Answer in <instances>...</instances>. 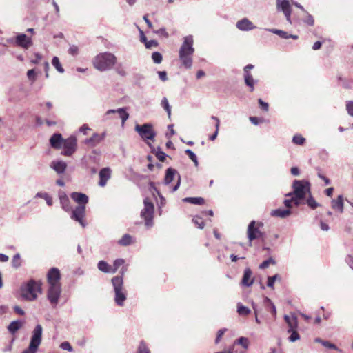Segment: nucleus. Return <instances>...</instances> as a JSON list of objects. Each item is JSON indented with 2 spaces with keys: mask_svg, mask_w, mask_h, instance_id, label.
<instances>
[{
  "mask_svg": "<svg viewBox=\"0 0 353 353\" xmlns=\"http://www.w3.org/2000/svg\"><path fill=\"white\" fill-rule=\"evenodd\" d=\"M291 214V210L289 209H276L271 211L270 214L272 216L285 218Z\"/></svg>",
  "mask_w": 353,
  "mask_h": 353,
  "instance_id": "obj_27",
  "label": "nucleus"
},
{
  "mask_svg": "<svg viewBox=\"0 0 353 353\" xmlns=\"http://www.w3.org/2000/svg\"><path fill=\"white\" fill-rule=\"evenodd\" d=\"M63 141L64 139H63L60 133H55L50 137V143L53 148L61 149L62 148Z\"/></svg>",
  "mask_w": 353,
  "mask_h": 353,
  "instance_id": "obj_22",
  "label": "nucleus"
},
{
  "mask_svg": "<svg viewBox=\"0 0 353 353\" xmlns=\"http://www.w3.org/2000/svg\"><path fill=\"white\" fill-rule=\"evenodd\" d=\"M41 293V283L33 279L29 280L21 286V296L26 301H34Z\"/></svg>",
  "mask_w": 353,
  "mask_h": 353,
  "instance_id": "obj_3",
  "label": "nucleus"
},
{
  "mask_svg": "<svg viewBox=\"0 0 353 353\" xmlns=\"http://www.w3.org/2000/svg\"><path fill=\"white\" fill-rule=\"evenodd\" d=\"M293 143L299 145H303L305 142V139L301 134H295L292 138Z\"/></svg>",
  "mask_w": 353,
  "mask_h": 353,
  "instance_id": "obj_41",
  "label": "nucleus"
},
{
  "mask_svg": "<svg viewBox=\"0 0 353 353\" xmlns=\"http://www.w3.org/2000/svg\"><path fill=\"white\" fill-rule=\"evenodd\" d=\"M105 137V133H103L101 134L94 133L93 135L85 140V143L90 146H95L97 144H98L100 141H101Z\"/></svg>",
  "mask_w": 353,
  "mask_h": 353,
  "instance_id": "obj_24",
  "label": "nucleus"
},
{
  "mask_svg": "<svg viewBox=\"0 0 353 353\" xmlns=\"http://www.w3.org/2000/svg\"><path fill=\"white\" fill-rule=\"evenodd\" d=\"M132 236L128 234H124L121 239L119 240L118 243L122 246H128L132 244Z\"/></svg>",
  "mask_w": 353,
  "mask_h": 353,
  "instance_id": "obj_31",
  "label": "nucleus"
},
{
  "mask_svg": "<svg viewBox=\"0 0 353 353\" xmlns=\"http://www.w3.org/2000/svg\"><path fill=\"white\" fill-rule=\"evenodd\" d=\"M157 74L162 81H166L168 80L167 72L165 71H159Z\"/></svg>",
  "mask_w": 353,
  "mask_h": 353,
  "instance_id": "obj_60",
  "label": "nucleus"
},
{
  "mask_svg": "<svg viewBox=\"0 0 353 353\" xmlns=\"http://www.w3.org/2000/svg\"><path fill=\"white\" fill-rule=\"evenodd\" d=\"M258 226L256 227V221H252L248 227V238L250 241V245H252V241L256 239H259L263 236V233L259 230V228L263 226V224L261 222L257 223Z\"/></svg>",
  "mask_w": 353,
  "mask_h": 353,
  "instance_id": "obj_14",
  "label": "nucleus"
},
{
  "mask_svg": "<svg viewBox=\"0 0 353 353\" xmlns=\"http://www.w3.org/2000/svg\"><path fill=\"white\" fill-rule=\"evenodd\" d=\"M116 72L121 77H125L127 75L126 71L121 65H117L116 68Z\"/></svg>",
  "mask_w": 353,
  "mask_h": 353,
  "instance_id": "obj_56",
  "label": "nucleus"
},
{
  "mask_svg": "<svg viewBox=\"0 0 353 353\" xmlns=\"http://www.w3.org/2000/svg\"><path fill=\"white\" fill-rule=\"evenodd\" d=\"M258 102H259V105H260V108H261L263 110H264V111H265V112H268V110H269V105H268V103L264 102L261 99H259L258 100Z\"/></svg>",
  "mask_w": 353,
  "mask_h": 353,
  "instance_id": "obj_57",
  "label": "nucleus"
},
{
  "mask_svg": "<svg viewBox=\"0 0 353 353\" xmlns=\"http://www.w3.org/2000/svg\"><path fill=\"white\" fill-rule=\"evenodd\" d=\"M332 208L342 213L343 212V196L339 195L336 199L332 200Z\"/></svg>",
  "mask_w": 353,
  "mask_h": 353,
  "instance_id": "obj_25",
  "label": "nucleus"
},
{
  "mask_svg": "<svg viewBox=\"0 0 353 353\" xmlns=\"http://www.w3.org/2000/svg\"><path fill=\"white\" fill-rule=\"evenodd\" d=\"M134 130L143 140L154 141L157 134L153 130V125L150 123L143 125L137 124L135 125Z\"/></svg>",
  "mask_w": 353,
  "mask_h": 353,
  "instance_id": "obj_7",
  "label": "nucleus"
},
{
  "mask_svg": "<svg viewBox=\"0 0 353 353\" xmlns=\"http://www.w3.org/2000/svg\"><path fill=\"white\" fill-rule=\"evenodd\" d=\"M116 113L119 114V117L121 119L122 125H123L129 118V114L127 112L126 108H121L117 110H108L105 114V119H109L108 116L110 114Z\"/></svg>",
  "mask_w": 353,
  "mask_h": 353,
  "instance_id": "obj_17",
  "label": "nucleus"
},
{
  "mask_svg": "<svg viewBox=\"0 0 353 353\" xmlns=\"http://www.w3.org/2000/svg\"><path fill=\"white\" fill-rule=\"evenodd\" d=\"M36 198H42L43 200H46L48 205H52V199L49 194L46 192H37L35 195Z\"/></svg>",
  "mask_w": 353,
  "mask_h": 353,
  "instance_id": "obj_35",
  "label": "nucleus"
},
{
  "mask_svg": "<svg viewBox=\"0 0 353 353\" xmlns=\"http://www.w3.org/2000/svg\"><path fill=\"white\" fill-rule=\"evenodd\" d=\"M193 43V37L192 35L185 36L179 51L181 65L187 69L191 68L192 65V56L194 52Z\"/></svg>",
  "mask_w": 353,
  "mask_h": 353,
  "instance_id": "obj_1",
  "label": "nucleus"
},
{
  "mask_svg": "<svg viewBox=\"0 0 353 353\" xmlns=\"http://www.w3.org/2000/svg\"><path fill=\"white\" fill-rule=\"evenodd\" d=\"M270 264H275V261L272 258H269L267 260H265L260 264L259 268L261 269H265L270 265Z\"/></svg>",
  "mask_w": 353,
  "mask_h": 353,
  "instance_id": "obj_51",
  "label": "nucleus"
},
{
  "mask_svg": "<svg viewBox=\"0 0 353 353\" xmlns=\"http://www.w3.org/2000/svg\"><path fill=\"white\" fill-rule=\"evenodd\" d=\"M50 168L58 174H61L65 172L67 164L63 161H53L50 163Z\"/></svg>",
  "mask_w": 353,
  "mask_h": 353,
  "instance_id": "obj_23",
  "label": "nucleus"
},
{
  "mask_svg": "<svg viewBox=\"0 0 353 353\" xmlns=\"http://www.w3.org/2000/svg\"><path fill=\"white\" fill-rule=\"evenodd\" d=\"M12 266L15 268H18L21 265V256L19 253L14 255L12 261Z\"/></svg>",
  "mask_w": 353,
  "mask_h": 353,
  "instance_id": "obj_44",
  "label": "nucleus"
},
{
  "mask_svg": "<svg viewBox=\"0 0 353 353\" xmlns=\"http://www.w3.org/2000/svg\"><path fill=\"white\" fill-rule=\"evenodd\" d=\"M60 347L63 350H68V352H72L73 350L72 347L70 344L69 342L65 341L61 343Z\"/></svg>",
  "mask_w": 353,
  "mask_h": 353,
  "instance_id": "obj_54",
  "label": "nucleus"
},
{
  "mask_svg": "<svg viewBox=\"0 0 353 353\" xmlns=\"http://www.w3.org/2000/svg\"><path fill=\"white\" fill-rule=\"evenodd\" d=\"M322 345L325 347L330 348V349H333V350H336L338 351H341V350H339L336 345H334V343H332L327 341H325L324 342H322Z\"/></svg>",
  "mask_w": 353,
  "mask_h": 353,
  "instance_id": "obj_53",
  "label": "nucleus"
},
{
  "mask_svg": "<svg viewBox=\"0 0 353 353\" xmlns=\"http://www.w3.org/2000/svg\"><path fill=\"white\" fill-rule=\"evenodd\" d=\"M252 272L250 268L245 269L241 283L243 286L250 287L253 284L254 278L252 277Z\"/></svg>",
  "mask_w": 353,
  "mask_h": 353,
  "instance_id": "obj_21",
  "label": "nucleus"
},
{
  "mask_svg": "<svg viewBox=\"0 0 353 353\" xmlns=\"http://www.w3.org/2000/svg\"><path fill=\"white\" fill-rule=\"evenodd\" d=\"M23 325V323L21 321H13L8 326L9 332L14 334H15Z\"/></svg>",
  "mask_w": 353,
  "mask_h": 353,
  "instance_id": "obj_28",
  "label": "nucleus"
},
{
  "mask_svg": "<svg viewBox=\"0 0 353 353\" xmlns=\"http://www.w3.org/2000/svg\"><path fill=\"white\" fill-rule=\"evenodd\" d=\"M276 7L278 12L283 13L286 21L291 25L292 9L289 0H276Z\"/></svg>",
  "mask_w": 353,
  "mask_h": 353,
  "instance_id": "obj_13",
  "label": "nucleus"
},
{
  "mask_svg": "<svg viewBox=\"0 0 353 353\" xmlns=\"http://www.w3.org/2000/svg\"><path fill=\"white\" fill-rule=\"evenodd\" d=\"M346 110L348 114L353 117V101H347Z\"/></svg>",
  "mask_w": 353,
  "mask_h": 353,
  "instance_id": "obj_52",
  "label": "nucleus"
},
{
  "mask_svg": "<svg viewBox=\"0 0 353 353\" xmlns=\"http://www.w3.org/2000/svg\"><path fill=\"white\" fill-rule=\"evenodd\" d=\"M155 155L157 158L161 162H163L167 157V154L161 150L160 147H157L155 151Z\"/></svg>",
  "mask_w": 353,
  "mask_h": 353,
  "instance_id": "obj_43",
  "label": "nucleus"
},
{
  "mask_svg": "<svg viewBox=\"0 0 353 353\" xmlns=\"http://www.w3.org/2000/svg\"><path fill=\"white\" fill-rule=\"evenodd\" d=\"M306 14V18L303 19V22L310 26H312L314 24V20L313 17L307 11L305 12Z\"/></svg>",
  "mask_w": 353,
  "mask_h": 353,
  "instance_id": "obj_50",
  "label": "nucleus"
},
{
  "mask_svg": "<svg viewBox=\"0 0 353 353\" xmlns=\"http://www.w3.org/2000/svg\"><path fill=\"white\" fill-rule=\"evenodd\" d=\"M235 343L241 345L244 349H248L249 340L246 337L241 336L235 341Z\"/></svg>",
  "mask_w": 353,
  "mask_h": 353,
  "instance_id": "obj_40",
  "label": "nucleus"
},
{
  "mask_svg": "<svg viewBox=\"0 0 353 353\" xmlns=\"http://www.w3.org/2000/svg\"><path fill=\"white\" fill-rule=\"evenodd\" d=\"M61 154L67 157L72 156L77 150V139L74 136H70L68 139H64L62 144Z\"/></svg>",
  "mask_w": 353,
  "mask_h": 353,
  "instance_id": "obj_12",
  "label": "nucleus"
},
{
  "mask_svg": "<svg viewBox=\"0 0 353 353\" xmlns=\"http://www.w3.org/2000/svg\"><path fill=\"white\" fill-rule=\"evenodd\" d=\"M52 65L57 69V70L60 73L64 72V69L63 68L59 59L57 57H54L52 60Z\"/></svg>",
  "mask_w": 353,
  "mask_h": 353,
  "instance_id": "obj_38",
  "label": "nucleus"
},
{
  "mask_svg": "<svg viewBox=\"0 0 353 353\" xmlns=\"http://www.w3.org/2000/svg\"><path fill=\"white\" fill-rule=\"evenodd\" d=\"M192 221L200 229H203L205 226V223L203 219L199 216H194L192 219Z\"/></svg>",
  "mask_w": 353,
  "mask_h": 353,
  "instance_id": "obj_49",
  "label": "nucleus"
},
{
  "mask_svg": "<svg viewBox=\"0 0 353 353\" xmlns=\"http://www.w3.org/2000/svg\"><path fill=\"white\" fill-rule=\"evenodd\" d=\"M111 176V169L108 167L102 168L99 172V185L104 187Z\"/></svg>",
  "mask_w": 353,
  "mask_h": 353,
  "instance_id": "obj_19",
  "label": "nucleus"
},
{
  "mask_svg": "<svg viewBox=\"0 0 353 353\" xmlns=\"http://www.w3.org/2000/svg\"><path fill=\"white\" fill-rule=\"evenodd\" d=\"M287 324L288 326V332H290L293 330H296L298 327L297 316L294 314H292V319Z\"/></svg>",
  "mask_w": 353,
  "mask_h": 353,
  "instance_id": "obj_33",
  "label": "nucleus"
},
{
  "mask_svg": "<svg viewBox=\"0 0 353 353\" xmlns=\"http://www.w3.org/2000/svg\"><path fill=\"white\" fill-rule=\"evenodd\" d=\"M159 43L156 40H150L147 41V43L145 44V46L146 48L150 49L152 47H157Z\"/></svg>",
  "mask_w": 353,
  "mask_h": 353,
  "instance_id": "obj_58",
  "label": "nucleus"
},
{
  "mask_svg": "<svg viewBox=\"0 0 353 353\" xmlns=\"http://www.w3.org/2000/svg\"><path fill=\"white\" fill-rule=\"evenodd\" d=\"M290 333H291L290 336L288 337V340L290 342H295L300 339V336L296 330H293Z\"/></svg>",
  "mask_w": 353,
  "mask_h": 353,
  "instance_id": "obj_48",
  "label": "nucleus"
},
{
  "mask_svg": "<svg viewBox=\"0 0 353 353\" xmlns=\"http://www.w3.org/2000/svg\"><path fill=\"white\" fill-rule=\"evenodd\" d=\"M125 261L123 259H117L114 260L113 266H112V273H115L117 270L124 264Z\"/></svg>",
  "mask_w": 353,
  "mask_h": 353,
  "instance_id": "obj_42",
  "label": "nucleus"
},
{
  "mask_svg": "<svg viewBox=\"0 0 353 353\" xmlns=\"http://www.w3.org/2000/svg\"><path fill=\"white\" fill-rule=\"evenodd\" d=\"M293 192L286 196L296 195L298 198H305L306 192H310V183L305 181L295 180L292 185Z\"/></svg>",
  "mask_w": 353,
  "mask_h": 353,
  "instance_id": "obj_8",
  "label": "nucleus"
},
{
  "mask_svg": "<svg viewBox=\"0 0 353 353\" xmlns=\"http://www.w3.org/2000/svg\"><path fill=\"white\" fill-rule=\"evenodd\" d=\"M345 262L350 266V268L353 270V256L351 255H347L345 258Z\"/></svg>",
  "mask_w": 353,
  "mask_h": 353,
  "instance_id": "obj_63",
  "label": "nucleus"
},
{
  "mask_svg": "<svg viewBox=\"0 0 353 353\" xmlns=\"http://www.w3.org/2000/svg\"><path fill=\"white\" fill-rule=\"evenodd\" d=\"M183 201L194 205H203L205 202L202 197H185L183 199Z\"/></svg>",
  "mask_w": 353,
  "mask_h": 353,
  "instance_id": "obj_30",
  "label": "nucleus"
},
{
  "mask_svg": "<svg viewBox=\"0 0 353 353\" xmlns=\"http://www.w3.org/2000/svg\"><path fill=\"white\" fill-rule=\"evenodd\" d=\"M161 106L168 113V118L171 117V106L169 104V101L166 97H163L161 102Z\"/></svg>",
  "mask_w": 353,
  "mask_h": 353,
  "instance_id": "obj_36",
  "label": "nucleus"
},
{
  "mask_svg": "<svg viewBox=\"0 0 353 353\" xmlns=\"http://www.w3.org/2000/svg\"><path fill=\"white\" fill-rule=\"evenodd\" d=\"M68 52L70 54H71L72 56L77 55L79 53V48L77 46L72 45L69 48Z\"/></svg>",
  "mask_w": 353,
  "mask_h": 353,
  "instance_id": "obj_55",
  "label": "nucleus"
},
{
  "mask_svg": "<svg viewBox=\"0 0 353 353\" xmlns=\"http://www.w3.org/2000/svg\"><path fill=\"white\" fill-rule=\"evenodd\" d=\"M114 292V302L119 306L124 305L125 301L127 299V291L123 285V279L122 276H114L111 279Z\"/></svg>",
  "mask_w": 353,
  "mask_h": 353,
  "instance_id": "obj_4",
  "label": "nucleus"
},
{
  "mask_svg": "<svg viewBox=\"0 0 353 353\" xmlns=\"http://www.w3.org/2000/svg\"><path fill=\"white\" fill-rule=\"evenodd\" d=\"M9 42H13L14 46L21 47L23 49H28L32 46V39L25 34H17L14 40L10 39Z\"/></svg>",
  "mask_w": 353,
  "mask_h": 353,
  "instance_id": "obj_15",
  "label": "nucleus"
},
{
  "mask_svg": "<svg viewBox=\"0 0 353 353\" xmlns=\"http://www.w3.org/2000/svg\"><path fill=\"white\" fill-rule=\"evenodd\" d=\"M280 279V276L279 274H274L272 276L268 277L267 286L271 288H274V282L277 280Z\"/></svg>",
  "mask_w": 353,
  "mask_h": 353,
  "instance_id": "obj_45",
  "label": "nucleus"
},
{
  "mask_svg": "<svg viewBox=\"0 0 353 353\" xmlns=\"http://www.w3.org/2000/svg\"><path fill=\"white\" fill-rule=\"evenodd\" d=\"M175 176H177V181L176 185L172 188L171 192H174L176 191L181 185V176L176 170L170 167L165 170V174L164 178V184L168 185L174 180Z\"/></svg>",
  "mask_w": 353,
  "mask_h": 353,
  "instance_id": "obj_11",
  "label": "nucleus"
},
{
  "mask_svg": "<svg viewBox=\"0 0 353 353\" xmlns=\"http://www.w3.org/2000/svg\"><path fill=\"white\" fill-rule=\"evenodd\" d=\"M98 269L104 273H112V266L105 261H99L97 264Z\"/></svg>",
  "mask_w": 353,
  "mask_h": 353,
  "instance_id": "obj_29",
  "label": "nucleus"
},
{
  "mask_svg": "<svg viewBox=\"0 0 353 353\" xmlns=\"http://www.w3.org/2000/svg\"><path fill=\"white\" fill-rule=\"evenodd\" d=\"M245 83L247 86L249 87L250 92H253L254 90V84L257 82L255 80L250 72H247L243 74Z\"/></svg>",
  "mask_w": 353,
  "mask_h": 353,
  "instance_id": "obj_26",
  "label": "nucleus"
},
{
  "mask_svg": "<svg viewBox=\"0 0 353 353\" xmlns=\"http://www.w3.org/2000/svg\"><path fill=\"white\" fill-rule=\"evenodd\" d=\"M48 285L47 298L53 307H55L61 296V284H52Z\"/></svg>",
  "mask_w": 353,
  "mask_h": 353,
  "instance_id": "obj_9",
  "label": "nucleus"
},
{
  "mask_svg": "<svg viewBox=\"0 0 353 353\" xmlns=\"http://www.w3.org/2000/svg\"><path fill=\"white\" fill-rule=\"evenodd\" d=\"M152 59L154 63L159 64L163 60V57L160 52H154L152 54Z\"/></svg>",
  "mask_w": 353,
  "mask_h": 353,
  "instance_id": "obj_47",
  "label": "nucleus"
},
{
  "mask_svg": "<svg viewBox=\"0 0 353 353\" xmlns=\"http://www.w3.org/2000/svg\"><path fill=\"white\" fill-rule=\"evenodd\" d=\"M185 152L191 160H194L196 157V155L190 149H187Z\"/></svg>",
  "mask_w": 353,
  "mask_h": 353,
  "instance_id": "obj_64",
  "label": "nucleus"
},
{
  "mask_svg": "<svg viewBox=\"0 0 353 353\" xmlns=\"http://www.w3.org/2000/svg\"><path fill=\"white\" fill-rule=\"evenodd\" d=\"M306 203L312 209H316L320 206V204L316 201L314 198L310 194L306 200Z\"/></svg>",
  "mask_w": 353,
  "mask_h": 353,
  "instance_id": "obj_39",
  "label": "nucleus"
},
{
  "mask_svg": "<svg viewBox=\"0 0 353 353\" xmlns=\"http://www.w3.org/2000/svg\"><path fill=\"white\" fill-rule=\"evenodd\" d=\"M237 312L240 315H248L250 313V310L243 305L239 304L237 306Z\"/></svg>",
  "mask_w": 353,
  "mask_h": 353,
  "instance_id": "obj_46",
  "label": "nucleus"
},
{
  "mask_svg": "<svg viewBox=\"0 0 353 353\" xmlns=\"http://www.w3.org/2000/svg\"><path fill=\"white\" fill-rule=\"evenodd\" d=\"M266 30L270 32L277 34L283 39H289V36H288L289 34L285 31L279 30V29H274V28L266 29Z\"/></svg>",
  "mask_w": 353,
  "mask_h": 353,
  "instance_id": "obj_34",
  "label": "nucleus"
},
{
  "mask_svg": "<svg viewBox=\"0 0 353 353\" xmlns=\"http://www.w3.org/2000/svg\"><path fill=\"white\" fill-rule=\"evenodd\" d=\"M60 203L62 209L66 212H70L72 210V206L70 205V202L68 197L60 200Z\"/></svg>",
  "mask_w": 353,
  "mask_h": 353,
  "instance_id": "obj_37",
  "label": "nucleus"
},
{
  "mask_svg": "<svg viewBox=\"0 0 353 353\" xmlns=\"http://www.w3.org/2000/svg\"><path fill=\"white\" fill-rule=\"evenodd\" d=\"M71 199L77 203L78 205L85 206V205L88 203V196L81 192H72L70 194Z\"/></svg>",
  "mask_w": 353,
  "mask_h": 353,
  "instance_id": "obj_20",
  "label": "nucleus"
},
{
  "mask_svg": "<svg viewBox=\"0 0 353 353\" xmlns=\"http://www.w3.org/2000/svg\"><path fill=\"white\" fill-rule=\"evenodd\" d=\"M154 32L158 35H162L165 38H168L169 37L168 33L166 32V30L164 28H162L157 30H155V31H154Z\"/></svg>",
  "mask_w": 353,
  "mask_h": 353,
  "instance_id": "obj_59",
  "label": "nucleus"
},
{
  "mask_svg": "<svg viewBox=\"0 0 353 353\" xmlns=\"http://www.w3.org/2000/svg\"><path fill=\"white\" fill-rule=\"evenodd\" d=\"M137 353H151L148 344L143 341H141L137 349Z\"/></svg>",
  "mask_w": 353,
  "mask_h": 353,
  "instance_id": "obj_32",
  "label": "nucleus"
},
{
  "mask_svg": "<svg viewBox=\"0 0 353 353\" xmlns=\"http://www.w3.org/2000/svg\"><path fill=\"white\" fill-rule=\"evenodd\" d=\"M116 56L109 52H101L97 54L92 60L93 66L101 72L111 70L117 63Z\"/></svg>",
  "mask_w": 353,
  "mask_h": 353,
  "instance_id": "obj_2",
  "label": "nucleus"
},
{
  "mask_svg": "<svg viewBox=\"0 0 353 353\" xmlns=\"http://www.w3.org/2000/svg\"><path fill=\"white\" fill-rule=\"evenodd\" d=\"M70 219L78 222L83 228L87 225L85 221V206L77 205L70 210Z\"/></svg>",
  "mask_w": 353,
  "mask_h": 353,
  "instance_id": "obj_10",
  "label": "nucleus"
},
{
  "mask_svg": "<svg viewBox=\"0 0 353 353\" xmlns=\"http://www.w3.org/2000/svg\"><path fill=\"white\" fill-rule=\"evenodd\" d=\"M27 76L32 82L35 81V72L33 69L29 70L27 72Z\"/></svg>",
  "mask_w": 353,
  "mask_h": 353,
  "instance_id": "obj_61",
  "label": "nucleus"
},
{
  "mask_svg": "<svg viewBox=\"0 0 353 353\" xmlns=\"http://www.w3.org/2000/svg\"><path fill=\"white\" fill-rule=\"evenodd\" d=\"M236 26L241 31H250L256 28V26L248 18H243L238 21Z\"/></svg>",
  "mask_w": 353,
  "mask_h": 353,
  "instance_id": "obj_18",
  "label": "nucleus"
},
{
  "mask_svg": "<svg viewBox=\"0 0 353 353\" xmlns=\"http://www.w3.org/2000/svg\"><path fill=\"white\" fill-rule=\"evenodd\" d=\"M288 196L290 198L285 199L283 203L285 205V207L290 208L292 207V200H293L292 196Z\"/></svg>",
  "mask_w": 353,
  "mask_h": 353,
  "instance_id": "obj_62",
  "label": "nucleus"
},
{
  "mask_svg": "<svg viewBox=\"0 0 353 353\" xmlns=\"http://www.w3.org/2000/svg\"><path fill=\"white\" fill-rule=\"evenodd\" d=\"M144 208L141 212V216L145 220V225L148 228L153 226V218L154 206L152 202L148 198H145L143 201Z\"/></svg>",
  "mask_w": 353,
  "mask_h": 353,
  "instance_id": "obj_6",
  "label": "nucleus"
},
{
  "mask_svg": "<svg viewBox=\"0 0 353 353\" xmlns=\"http://www.w3.org/2000/svg\"><path fill=\"white\" fill-rule=\"evenodd\" d=\"M42 332V326L40 324L37 325L32 332L28 347L24 350L22 353H37L41 343Z\"/></svg>",
  "mask_w": 353,
  "mask_h": 353,
  "instance_id": "obj_5",
  "label": "nucleus"
},
{
  "mask_svg": "<svg viewBox=\"0 0 353 353\" xmlns=\"http://www.w3.org/2000/svg\"><path fill=\"white\" fill-rule=\"evenodd\" d=\"M61 274L60 271L57 268H52L48 270L47 274V280L48 285L52 284H61Z\"/></svg>",
  "mask_w": 353,
  "mask_h": 353,
  "instance_id": "obj_16",
  "label": "nucleus"
}]
</instances>
